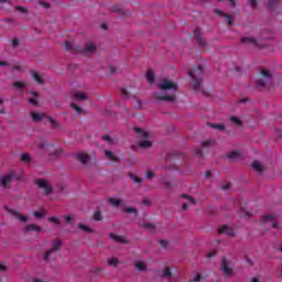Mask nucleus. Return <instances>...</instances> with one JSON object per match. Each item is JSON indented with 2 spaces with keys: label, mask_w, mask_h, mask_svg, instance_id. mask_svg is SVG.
Instances as JSON below:
<instances>
[{
  "label": "nucleus",
  "mask_w": 282,
  "mask_h": 282,
  "mask_svg": "<svg viewBox=\"0 0 282 282\" xmlns=\"http://www.w3.org/2000/svg\"><path fill=\"white\" fill-rule=\"evenodd\" d=\"M191 78H193L194 84H193V89L194 91H199L202 89V74H204V67L202 66H196L194 69L188 72Z\"/></svg>",
  "instance_id": "nucleus-1"
},
{
  "label": "nucleus",
  "mask_w": 282,
  "mask_h": 282,
  "mask_svg": "<svg viewBox=\"0 0 282 282\" xmlns=\"http://www.w3.org/2000/svg\"><path fill=\"white\" fill-rule=\"evenodd\" d=\"M257 87H268V85H272V73L270 70L263 68L256 78Z\"/></svg>",
  "instance_id": "nucleus-2"
},
{
  "label": "nucleus",
  "mask_w": 282,
  "mask_h": 282,
  "mask_svg": "<svg viewBox=\"0 0 282 282\" xmlns=\"http://www.w3.org/2000/svg\"><path fill=\"white\" fill-rule=\"evenodd\" d=\"M40 149H45L47 151L48 155L54 160L56 158H61L63 155V149L56 148L53 144H50L47 142L40 143Z\"/></svg>",
  "instance_id": "nucleus-3"
},
{
  "label": "nucleus",
  "mask_w": 282,
  "mask_h": 282,
  "mask_svg": "<svg viewBox=\"0 0 282 282\" xmlns=\"http://www.w3.org/2000/svg\"><path fill=\"white\" fill-rule=\"evenodd\" d=\"M158 87L161 91H177V84L169 79H161Z\"/></svg>",
  "instance_id": "nucleus-4"
},
{
  "label": "nucleus",
  "mask_w": 282,
  "mask_h": 282,
  "mask_svg": "<svg viewBox=\"0 0 282 282\" xmlns=\"http://www.w3.org/2000/svg\"><path fill=\"white\" fill-rule=\"evenodd\" d=\"M61 246H63V242L61 241V239H55L52 243V248L46 250V252L43 256L44 261H50V257H52V254H54V252H58V250H61Z\"/></svg>",
  "instance_id": "nucleus-5"
},
{
  "label": "nucleus",
  "mask_w": 282,
  "mask_h": 282,
  "mask_svg": "<svg viewBox=\"0 0 282 282\" xmlns=\"http://www.w3.org/2000/svg\"><path fill=\"white\" fill-rule=\"evenodd\" d=\"M35 184L39 186V188L44 191V195H52V193H54V187H52V185L43 178H36Z\"/></svg>",
  "instance_id": "nucleus-6"
},
{
  "label": "nucleus",
  "mask_w": 282,
  "mask_h": 282,
  "mask_svg": "<svg viewBox=\"0 0 282 282\" xmlns=\"http://www.w3.org/2000/svg\"><path fill=\"white\" fill-rule=\"evenodd\" d=\"M212 144H213V140H206L205 142H203L202 149H197L195 151V155H197V158H203V155H208V153H210L209 147Z\"/></svg>",
  "instance_id": "nucleus-7"
},
{
  "label": "nucleus",
  "mask_w": 282,
  "mask_h": 282,
  "mask_svg": "<svg viewBox=\"0 0 282 282\" xmlns=\"http://www.w3.org/2000/svg\"><path fill=\"white\" fill-rule=\"evenodd\" d=\"M276 216L269 214V215H263L260 217L261 224H271L272 228L276 229L279 228V224L275 223Z\"/></svg>",
  "instance_id": "nucleus-8"
},
{
  "label": "nucleus",
  "mask_w": 282,
  "mask_h": 282,
  "mask_svg": "<svg viewBox=\"0 0 282 282\" xmlns=\"http://www.w3.org/2000/svg\"><path fill=\"white\" fill-rule=\"evenodd\" d=\"M218 235H227V237H235V229L229 227L228 225H221L217 229Z\"/></svg>",
  "instance_id": "nucleus-9"
},
{
  "label": "nucleus",
  "mask_w": 282,
  "mask_h": 282,
  "mask_svg": "<svg viewBox=\"0 0 282 282\" xmlns=\"http://www.w3.org/2000/svg\"><path fill=\"white\" fill-rule=\"evenodd\" d=\"M220 270L225 274V276H232V268L228 267V259L223 258Z\"/></svg>",
  "instance_id": "nucleus-10"
},
{
  "label": "nucleus",
  "mask_w": 282,
  "mask_h": 282,
  "mask_svg": "<svg viewBox=\"0 0 282 282\" xmlns=\"http://www.w3.org/2000/svg\"><path fill=\"white\" fill-rule=\"evenodd\" d=\"M155 100H162L164 102L175 101V95H163L162 93H154Z\"/></svg>",
  "instance_id": "nucleus-11"
},
{
  "label": "nucleus",
  "mask_w": 282,
  "mask_h": 282,
  "mask_svg": "<svg viewBox=\"0 0 282 282\" xmlns=\"http://www.w3.org/2000/svg\"><path fill=\"white\" fill-rule=\"evenodd\" d=\"M13 177H14V172H10L9 174L2 176L0 178V186H2V188H8V185L12 183Z\"/></svg>",
  "instance_id": "nucleus-12"
},
{
  "label": "nucleus",
  "mask_w": 282,
  "mask_h": 282,
  "mask_svg": "<svg viewBox=\"0 0 282 282\" xmlns=\"http://www.w3.org/2000/svg\"><path fill=\"white\" fill-rule=\"evenodd\" d=\"M4 209L7 210V213H9L10 215H12V216L15 217L17 219H20V221H22V224H25V221H28V216H23V215H21L19 212H17V210H14V209L8 208V206H4Z\"/></svg>",
  "instance_id": "nucleus-13"
},
{
  "label": "nucleus",
  "mask_w": 282,
  "mask_h": 282,
  "mask_svg": "<svg viewBox=\"0 0 282 282\" xmlns=\"http://www.w3.org/2000/svg\"><path fill=\"white\" fill-rule=\"evenodd\" d=\"M194 39L198 43L200 47H206V40L202 39V30L195 29L194 30Z\"/></svg>",
  "instance_id": "nucleus-14"
},
{
  "label": "nucleus",
  "mask_w": 282,
  "mask_h": 282,
  "mask_svg": "<svg viewBox=\"0 0 282 282\" xmlns=\"http://www.w3.org/2000/svg\"><path fill=\"white\" fill-rule=\"evenodd\" d=\"M77 162H79L80 164H88L89 162V155L85 154L83 152H79L75 155Z\"/></svg>",
  "instance_id": "nucleus-15"
},
{
  "label": "nucleus",
  "mask_w": 282,
  "mask_h": 282,
  "mask_svg": "<svg viewBox=\"0 0 282 282\" xmlns=\"http://www.w3.org/2000/svg\"><path fill=\"white\" fill-rule=\"evenodd\" d=\"M182 197H183V199H187V203H183V210H188V204H191L192 206H195V204H196L195 198H193L186 194H183Z\"/></svg>",
  "instance_id": "nucleus-16"
},
{
  "label": "nucleus",
  "mask_w": 282,
  "mask_h": 282,
  "mask_svg": "<svg viewBox=\"0 0 282 282\" xmlns=\"http://www.w3.org/2000/svg\"><path fill=\"white\" fill-rule=\"evenodd\" d=\"M241 43L246 45H253L254 47H259V42L254 37H242Z\"/></svg>",
  "instance_id": "nucleus-17"
},
{
  "label": "nucleus",
  "mask_w": 282,
  "mask_h": 282,
  "mask_svg": "<svg viewBox=\"0 0 282 282\" xmlns=\"http://www.w3.org/2000/svg\"><path fill=\"white\" fill-rule=\"evenodd\" d=\"M25 232H43V228L34 224L28 225L24 228Z\"/></svg>",
  "instance_id": "nucleus-18"
},
{
  "label": "nucleus",
  "mask_w": 282,
  "mask_h": 282,
  "mask_svg": "<svg viewBox=\"0 0 282 282\" xmlns=\"http://www.w3.org/2000/svg\"><path fill=\"white\" fill-rule=\"evenodd\" d=\"M215 12L219 15V17H224L228 23V25H232V23H235L232 21V18L228 14V13H224V11L216 9Z\"/></svg>",
  "instance_id": "nucleus-19"
},
{
  "label": "nucleus",
  "mask_w": 282,
  "mask_h": 282,
  "mask_svg": "<svg viewBox=\"0 0 282 282\" xmlns=\"http://www.w3.org/2000/svg\"><path fill=\"white\" fill-rule=\"evenodd\" d=\"M252 169L256 171V173H263V171H265V167L259 161H253Z\"/></svg>",
  "instance_id": "nucleus-20"
},
{
  "label": "nucleus",
  "mask_w": 282,
  "mask_h": 282,
  "mask_svg": "<svg viewBox=\"0 0 282 282\" xmlns=\"http://www.w3.org/2000/svg\"><path fill=\"white\" fill-rule=\"evenodd\" d=\"M31 76L37 85H43L45 82L43 80V76H41L36 70L31 72Z\"/></svg>",
  "instance_id": "nucleus-21"
},
{
  "label": "nucleus",
  "mask_w": 282,
  "mask_h": 282,
  "mask_svg": "<svg viewBox=\"0 0 282 282\" xmlns=\"http://www.w3.org/2000/svg\"><path fill=\"white\" fill-rule=\"evenodd\" d=\"M84 52H86V54H91L94 52H96V44L88 42L84 45Z\"/></svg>",
  "instance_id": "nucleus-22"
},
{
  "label": "nucleus",
  "mask_w": 282,
  "mask_h": 282,
  "mask_svg": "<svg viewBox=\"0 0 282 282\" xmlns=\"http://www.w3.org/2000/svg\"><path fill=\"white\" fill-rule=\"evenodd\" d=\"M110 239H113V241H117L118 243H127V239L122 236H118L116 234H110L109 235Z\"/></svg>",
  "instance_id": "nucleus-23"
},
{
  "label": "nucleus",
  "mask_w": 282,
  "mask_h": 282,
  "mask_svg": "<svg viewBox=\"0 0 282 282\" xmlns=\"http://www.w3.org/2000/svg\"><path fill=\"white\" fill-rule=\"evenodd\" d=\"M134 131H135V133H138V135H140L141 138H145V139L151 138V134H150L149 132L142 130L141 128L135 127V128H134Z\"/></svg>",
  "instance_id": "nucleus-24"
},
{
  "label": "nucleus",
  "mask_w": 282,
  "mask_h": 282,
  "mask_svg": "<svg viewBox=\"0 0 282 282\" xmlns=\"http://www.w3.org/2000/svg\"><path fill=\"white\" fill-rule=\"evenodd\" d=\"M229 120L232 124H236V127H243V121H241L239 117L231 116L229 117Z\"/></svg>",
  "instance_id": "nucleus-25"
},
{
  "label": "nucleus",
  "mask_w": 282,
  "mask_h": 282,
  "mask_svg": "<svg viewBox=\"0 0 282 282\" xmlns=\"http://www.w3.org/2000/svg\"><path fill=\"white\" fill-rule=\"evenodd\" d=\"M31 116H32V120L34 122H41V120H43V118H45V115L39 113V112H32Z\"/></svg>",
  "instance_id": "nucleus-26"
},
{
  "label": "nucleus",
  "mask_w": 282,
  "mask_h": 282,
  "mask_svg": "<svg viewBox=\"0 0 282 282\" xmlns=\"http://www.w3.org/2000/svg\"><path fill=\"white\" fill-rule=\"evenodd\" d=\"M105 155L108 160H110V162H118V156H115L113 152L105 150Z\"/></svg>",
  "instance_id": "nucleus-27"
},
{
  "label": "nucleus",
  "mask_w": 282,
  "mask_h": 282,
  "mask_svg": "<svg viewBox=\"0 0 282 282\" xmlns=\"http://www.w3.org/2000/svg\"><path fill=\"white\" fill-rule=\"evenodd\" d=\"M93 219L95 221H102V212H100L99 208H97L93 215Z\"/></svg>",
  "instance_id": "nucleus-28"
},
{
  "label": "nucleus",
  "mask_w": 282,
  "mask_h": 282,
  "mask_svg": "<svg viewBox=\"0 0 282 282\" xmlns=\"http://www.w3.org/2000/svg\"><path fill=\"white\" fill-rule=\"evenodd\" d=\"M75 100H87V94L83 91H77L74 94Z\"/></svg>",
  "instance_id": "nucleus-29"
},
{
  "label": "nucleus",
  "mask_w": 282,
  "mask_h": 282,
  "mask_svg": "<svg viewBox=\"0 0 282 282\" xmlns=\"http://www.w3.org/2000/svg\"><path fill=\"white\" fill-rule=\"evenodd\" d=\"M135 268L139 272H147V264H144L142 261H137Z\"/></svg>",
  "instance_id": "nucleus-30"
},
{
  "label": "nucleus",
  "mask_w": 282,
  "mask_h": 282,
  "mask_svg": "<svg viewBox=\"0 0 282 282\" xmlns=\"http://www.w3.org/2000/svg\"><path fill=\"white\" fill-rule=\"evenodd\" d=\"M237 158H241V151L236 150L228 154L229 160H237Z\"/></svg>",
  "instance_id": "nucleus-31"
},
{
  "label": "nucleus",
  "mask_w": 282,
  "mask_h": 282,
  "mask_svg": "<svg viewBox=\"0 0 282 282\" xmlns=\"http://www.w3.org/2000/svg\"><path fill=\"white\" fill-rule=\"evenodd\" d=\"M147 78L150 85H153V83H155V74H153V70H148Z\"/></svg>",
  "instance_id": "nucleus-32"
},
{
  "label": "nucleus",
  "mask_w": 282,
  "mask_h": 282,
  "mask_svg": "<svg viewBox=\"0 0 282 282\" xmlns=\"http://www.w3.org/2000/svg\"><path fill=\"white\" fill-rule=\"evenodd\" d=\"M212 129H217L218 131H226V126L219 123H209Z\"/></svg>",
  "instance_id": "nucleus-33"
},
{
  "label": "nucleus",
  "mask_w": 282,
  "mask_h": 282,
  "mask_svg": "<svg viewBox=\"0 0 282 282\" xmlns=\"http://www.w3.org/2000/svg\"><path fill=\"white\" fill-rule=\"evenodd\" d=\"M108 202L111 204V206H115V208H118V206L122 204V202L118 198H109Z\"/></svg>",
  "instance_id": "nucleus-34"
},
{
  "label": "nucleus",
  "mask_w": 282,
  "mask_h": 282,
  "mask_svg": "<svg viewBox=\"0 0 282 282\" xmlns=\"http://www.w3.org/2000/svg\"><path fill=\"white\" fill-rule=\"evenodd\" d=\"M77 228H79V230H84V232H94V229H91V227H87L85 224H78Z\"/></svg>",
  "instance_id": "nucleus-35"
},
{
  "label": "nucleus",
  "mask_w": 282,
  "mask_h": 282,
  "mask_svg": "<svg viewBox=\"0 0 282 282\" xmlns=\"http://www.w3.org/2000/svg\"><path fill=\"white\" fill-rule=\"evenodd\" d=\"M171 276H173V272H171V270L169 268H166L162 271L163 279H171Z\"/></svg>",
  "instance_id": "nucleus-36"
},
{
  "label": "nucleus",
  "mask_w": 282,
  "mask_h": 282,
  "mask_svg": "<svg viewBox=\"0 0 282 282\" xmlns=\"http://www.w3.org/2000/svg\"><path fill=\"white\" fill-rule=\"evenodd\" d=\"M130 180H132V182H134V184H142V178H140L139 176H137L133 173L129 174Z\"/></svg>",
  "instance_id": "nucleus-37"
},
{
  "label": "nucleus",
  "mask_w": 282,
  "mask_h": 282,
  "mask_svg": "<svg viewBox=\"0 0 282 282\" xmlns=\"http://www.w3.org/2000/svg\"><path fill=\"white\" fill-rule=\"evenodd\" d=\"M141 228H145L147 230H155V225L151 223L140 224Z\"/></svg>",
  "instance_id": "nucleus-38"
},
{
  "label": "nucleus",
  "mask_w": 282,
  "mask_h": 282,
  "mask_svg": "<svg viewBox=\"0 0 282 282\" xmlns=\"http://www.w3.org/2000/svg\"><path fill=\"white\" fill-rule=\"evenodd\" d=\"M139 147H140L141 149H151L152 143H151V141L145 140V141L140 142Z\"/></svg>",
  "instance_id": "nucleus-39"
},
{
  "label": "nucleus",
  "mask_w": 282,
  "mask_h": 282,
  "mask_svg": "<svg viewBox=\"0 0 282 282\" xmlns=\"http://www.w3.org/2000/svg\"><path fill=\"white\" fill-rule=\"evenodd\" d=\"M205 280H206V276H204L202 274H197L193 279H191L189 282H199V281H205Z\"/></svg>",
  "instance_id": "nucleus-40"
},
{
  "label": "nucleus",
  "mask_w": 282,
  "mask_h": 282,
  "mask_svg": "<svg viewBox=\"0 0 282 282\" xmlns=\"http://www.w3.org/2000/svg\"><path fill=\"white\" fill-rule=\"evenodd\" d=\"M240 215H241V217H246V218H250L251 217L250 212H248V209H246V207H241Z\"/></svg>",
  "instance_id": "nucleus-41"
},
{
  "label": "nucleus",
  "mask_w": 282,
  "mask_h": 282,
  "mask_svg": "<svg viewBox=\"0 0 282 282\" xmlns=\"http://www.w3.org/2000/svg\"><path fill=\"white\" fill-rule=\"evenodd\" d=\"M47 120L51 122L52 127L55 129H61V124H58V122H56V120H54L52 117H47Z\"/></svg>",
  "instance_id": "nucleus-42"
},
{
  "label": "nucleus",
  "mask_w": 282,
  "mask_h": 282,
  "mask_svg": "<svg viewBox=\"0 0 282 282\" xmlns=\"http://www.w3.org/2000/svg\"><path fill=\"white\" fill-rule=\"evenodd\" d=\"M13 87H15V89H25V83L15 82V83H13Z\"/></svg>",
  "instance_id": "nucleus-43"
},
{
  "label": "nucleus",
  "mask_w": 282,
  "mask_h": 282,
  "mask_svg": "<svg viewBox=\"0 0 282 282\" xmlns=\"http://www.w3.org/2000/svg\"><path fill=\"white\" fill-rule=\"evenodd\" d=\"M72 109H74V111H76V113H83V108H80L78 105H76L75 102L70 104Z\"/></svg>",
  "instance_id": "nucleus-44"
},
{
  "label": "nucleus",
  "mask_w": 282,
  "mask_h": 282,
  "mask_svg": "<svg viewBox=\"0 0 282 282\" xmlns=\"http://www.w3.org/2000/svg\"><path fill=\"white\" fill-rule=\"evenodd\" d=\"M276 3H279V0H269V10H274V8H276Z\"/></svg>",
  "instance_id": "nucleus-45"
},
{
  "label": "nucleus",
  "mask_w": 282,
  "mask_h": 282,
  "mask_svg": "<svg viewBox=\"0 0 282 282\" xmlns=\"http://www.w3.org/2000/svg\"><path fill=\"white\" fill-rule=\"evenodd\" d=\"M48 221H50L51 224H55L56 226H58V225L61 224V219H58V217H56V216L50 217V218H48Z\"/></svg>",
  "instance_id": "nucleus-46"
},
{
  "label": "nucleus",
  "mask_w": 282,
  "mask_h": 282,
  "mask_svg": "<svg viewBox=\"0 0 282 282\" xmlns=\"http://www.w3.org/2000/svg\"><path fill=\"white\" fill-rule=\"evenodd\" d=\"M124 213H127V214L133 213L135 215V217H138V210L135 208H133V207H127L124 209Z\"/></svg>",
  "instance_id": "nucleus-47"
},
{
  "label": "nucleus",
  "mask_w": 282,
  "mask_h": 282,
  "mask_svg": "<svg viewBox=\"0 0 282 282\" xmlns=\"http://www.w3.org/2000/svg\"><path fill=\"white\" fill-rule=\"evenodd\" d=\"M21 162H30L31 158L30 154L23 153L20 158Z\"/></svg>",
  "instance_id": "nucleus-48"
},
{
  "label": "nucleus",
  "mask_w": 282,
  "mask_h": 282,
  "mask_svg": "<svg viewBox=\"0 0 282 282\" xmlns=\"http://www.w3.org/2000/svg\"><path fill=\"white\" fill-rule=\"evenodd\" d=\"M108 264H110V265L116 268V265H118V258H110V259H108Z\"/></svg>",
  "instance_id": "nucleus-49"
},
{
  "label": "nucleus",
  "mask_w": 282,
  "mask_h": 282,
  "mask_svg": "<svg viewBox=\"0 0 282 282\" xmlns=\"http://www.w3.org/2000/svg\"><path fill=\"white\" fill-rule=\"evenodd\" d=\"M15 10L18 12H21L22 14H28V9L21 6L15 7Z\"/></svg>",
  "instance_id": "nucleus-50"
},
{
  "label": "nucleus",
  "mask_w": 282,
  "mask_h": 282,
  "mask_svg": "<svg viewBox=\"0 0 282 282\" xmlns=\"http://www.w3.org/2000/svg\"><path fill=\"white\" fill-rule=\"evenodd\" d=\"M101 139L108 142V144H113V140L109 134H105L104 137H101Z\"/></svg>",
  "instance_id": "nucleus-51"
},
{
  "label": "nucleus",
  "mask_w": 282,
  "mask_h": 282,
  "mask_svg": "<svg viewBox=\"0 0 282 282\" xmlns=\"http://www.w3.org/2000/svg\"><path fill=\"white\" fill-rule=\"evenodd\" d=\"M162 184L165 188H172L173 184H171V181L163 180Z\"/></svg>",
  "instance_id": "nucleus-52"
},
{
  "label": "nucleus",
  "mask_w": 282,
  "mask_h": 282,
  "mask_svg": "<svg viewBox=\"0 0 282 282\" xmlns=\"http://www.w3.org/2000/svg\"><path fill=\"white\" fill-rule=\"evenodd\" d=\"M66 224H72V221H74V216L73 215H66L64 217Z\"/></svg>",
  "instance_id": "nucleus-53"
},
{
  "label": "nucleus",
  "mask_w": 282,
  "mask_h": 282,
  "mask_svg": "<svg viewBox=\"0 0 282 282\" xmlns=\"http://www.w3.org/2000/svg\"><path fill=\"white\" fill-rule=\"evenodd\" d=\"M33 215L34 217H39L40 219H43V217H45V213H41V212H34Z\"/></svg>",
  "instance_id": "nucleus-54"
},
{
  "label": "nucleus",
  "mask_w": 282,
  "mask_h": 282,
  "mask_svg": "<svg viewBox=\"0 0 282 282\" xmlns=\"http://www.w3.org/2000/svg\"><path fill=\"white\" fill-rule=\"evenodd\" d=\"M155 174L153 173V171H151V170H149L148 172H147V174H145V177L148 178V180H153V176H154Z\"/></svg>",
  "instance_id": "nucleus-55"
},
{
  "label": "nucleus",
  "mask_w": 282,
  "mask_h": 282,
  "mask_svg": "<svg viewBox=\"0 0 282 282\" xmlns=\"http://www.w3.org/2000/svg\"><path fill=\"white\" fill-rule=\"evenodd\" d=\"M121 96H123V98H129V91L124 88H121Z\"/></svg>",
  "instance_id": "nucleus-56"
},
{
  "label": "nucleus",
  "mask_w": 282,
  "mask_h": 282,
  "mask_svg": "<svg viewBox=\"0 0 282 282\" xmlns=\"http://www.w3.org/2000/svg\"><path fill=\"white\" fill-rule=\"evenodd\" d=\"M160 246H162V248H169V241L167 240H160Z\"/></svg>",
  "instance_id": "nucleus-57"
},
{
  "label": "nucleus",
  "mask_w": 282,
  "mask_h": 282,
  "mask_svg": "<svg viewBox=\"0 0 282 282\" xmlns=\"http://www.w3.org/2000/svg\"><path fill=\"white\" fill-rule=\"evenodd\" d=\"M65 50H67V52H72V44L69 43V41L65 42Z\"/></svg>",
  "instance_id": "nucleus-58"
},
{
  "label": "nucleus",
  "mask_w": 282,
  "mask_h": 282,
  "mask_svg": "<svg viewBox=\"0 0 282 282\" xmlns=\"http://www.w3.org/2000/svg\"><path fill=\"white\" fill-rule=\"evenodd\" d=\"M217 254V251H212L209 253L206 254L207 259H213V257H215Z\"/></svg>",
  "instance_id": "nucleus-59"
},
{
  "label": "nucleus",
  "mask_w": 282,
  "mask_h": 282,
  "mask_svg": "<svg viewBox=\"0 0 282 282\" xmlns=\"http://www.w3.org/2000/svg\"><path fill=\"white\" fill-rule=\"evenodd\" d=\"M8 270V267L6 263H0V272H6Z\"/></svg>",
  "instance_id": "nucleus-60"
},
{
  "label": "nucleus",
  "mask_w": 282,
  "mask_h": 282,
  "mask_svg": "<svg viewBox=\"0 0 282 282\" xmlns=\"http://www.w3.org/2000/svg\"><path fill=\"white\" fill-rule=\"evenodd\" d=\"M12 46L13 47H19V40L18 39L12 40Z\"/></svg>",
  "instance_id": "nucleus-61"
},
{
  "label": "nucleus",
  "mask_w": 282,
  "mask_h": 282,
  "mask_svg": "<svg viewBox=\"0 0 282 282\" xmlns=\"http://www.w3.org/2000/svg\"><path fill=\"white\" fill-rule=\"evenodd\" d=\"M251 8H257V0H249Z\"/></svg>",
  "instance_id": "nucleus-62"
},
{
  "label": "nucleus",
  "mask_w": 282,
  "mask_h": 282,
  "mask_svg": "<svg viewBox=\"0 0 282 282\" xmlns=\"http://www.w3.org/2000/svg\"><path fill=\"white\" fill-rule=\"evenodd\" d=\"M143 204H144V206H151V200L148 198H144Z\"/></svg>",
  "instance_id": "nucleus-63"
},
{
  "label": "nucleus",
  "mask_w": 282,
  "mask_h": 282,
  "mask_svg": "<svg viewBox=\"0 0 282 282\" xmlns=\"http://www.w3.org/2000/svg\"><path fill=\"white\" fill-rule=\"evenodd\" d=\"M40 4H42V6H43V8H50L48 2H43V1H41V2H40Z\"/></svg>",
  "instance_id": "nucleus-64"
}]
</instances>
